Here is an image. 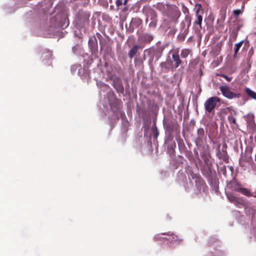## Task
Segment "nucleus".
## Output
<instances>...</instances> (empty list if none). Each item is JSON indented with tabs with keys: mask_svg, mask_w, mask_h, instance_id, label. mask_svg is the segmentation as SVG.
Masks as SVG:
<instances>
[{
	"mask_svg": "<svg viewBox=\"0 0 256 256\" xmlns=\"http://www.w3.org/2000/svg\"><path fill=\"white\" fill-rule=\"evenodd\" d=\"M219 88L222 96L228 99L238 98L240 97V94L232 92L226 84L220 86Z\"/></svg>",
	"mask_w": 256,
	"mask_h": 256,
	"instance_id": "1",
	"label": "nucleus"
},
{
	"mask_svg": "<svg viewBox=\"0 0 256 256\" xmlns=\"http://www.w3.org/2000/svg\"><path fill=\"white\" fill-rule=\"evenodd\" d=\"M227 186L232 190L238 192L244 195H249V190L242 188L241 185L236 180H233L228 184Z\"/></svg>",
	"mask_w": 256,
	"mask_h": 256,
	"instance_id": "2",
	"label": "nucleus"
},
{
	"mask_svg": "<svg viewBox=\"0 0 256 256\" xmlns=\"http://www.w3.org/2000/svg\"><path fill=\"white\" fill-rule=\"evenodd\" d=\"M220 102V98L216 96L209 98L204 102V106L206 112L208 113L212 112L216 106V104Z\"/></svg>",
	"mask_w": 256,
	"mask_h": 256,
	"instance_id": "3",
	"label": "nucleus"
},
{
	"mask_svg": "<svg viewBox=\"0 0 256 256\" xmlns=\"http://www.w3.org/2000/svg\"><path fill=\"white\" fill-rule=\"evenodd\" d=\"M226 196L228 200L236 206H244L245 204V201L242 197L236 196L231 193H226Z\"/></svg>",
	"mask_w": 256,
	"mask_h": 256,
	"instance_id": "4",
	"label": "nucleus"
},
{
	"mask_svg": "<svg viewBox=\"0 0 256 256\" xmlns=\"http://www.w3.org/2000/svg\"><path fill=\"white\" fill-rule=\"evenodd\" d=\"M202 4H196L195 5L196 20L194 22V26L198 25L200 28H202L201 25L202 20V16L200 14V10L202 11Z\"/></svg>",
	"mask_w": 256,
	"mask_h": 256,
	"instance_id": "5",
	"label": "nucleus"
},
{
	"mask_svg": "<svg viewBox=\"0 0 256 256\" xmlns=\"http://www.w3.org/2000/svg\"><path fill=\"white\" fill-rule=\"evenodd\" d=\"M113 86L116 90L117 92L123 94L124 92V86L120 78L116 77L113 80Z\"/></svg>",
	"mask_w": 256,
	"mask_h": 256,
	"instance_id": "6",
	"label": "nucleus"
},
{
	"mask_svg": "<svg viewBox=\"0 0 256 256\" xmlns=\"http://www.w3.org/2000/svg\"><path fill=\"white\" fill-rule=\"evenodd\" d=\"M171 61L175 70L178 68L182 62L178 52H174L172 54V59Z\"/></svg>",
	"mask_w": 256,
	"mask_h": 256,
	"instance_id": "7",
	"label": "nucleus"
},
{
	"mask_svg": "<svg viewBox=\"0 0 256 256\" xmlns=\"http://www.w3.org/2000/svg\"><path fill=\"white\" fill-rule=\"evenodd\" d=\"M160 68L164 70H175L171 60L167 58L165 62H162L160 64Z\"/></svg>",
	"mask_w": 256,
	"mask_h": 256,
	"instance_id": "8",
	"label": "nucleus"
},
{
	"mask_svg": "<svg viewBox=\"0 0 256 256\" xmlns=\"http://www.w3.org/2000/svg\"><path fill=\"white\" fill-rule=\"evenodd\" d=\"M146 15L147 16L146 18V22H148L149 20H157V15L156 12L151 8H148Z\"/></svg>",
	"mask_w": 256,
	"mask_h": 256,
	"instance_id": "9",
	"label": "nucleus"
},
{
	"mask_svg": "<svg viewBox=\"0 0 256 256\" xmlns=\"http://www.w3.org/2000/svg\"><path fill=\"white\" fill-rule=\"evenodd\" d=\"M154 38V36L148 34H144L141 37L142 40L145 43H150Z\"/></svg>",
	"mask_w": 256,
	"mask_h": 256,
	"instance_id": "10",
	"label": "nucleus"
},
{
	"mask_svg": "<svg viewBox=\"0 0 256 256\" xmlns=\"http://www.w3.org/2000/svg\"><path fill=\"white\" fill-rule=\"evenodd\" d=\"M245 92L246 94L251 98L256 100V92L252 90L250 88H245Z\"/></svg>",
	"mask_w": 256,
	"mask_h": 256,
	"instance_id": "11",
	"label": "nucleus"
},
{
	"mask_svg": "<svg viewBox=\"0 0 256 256\" xmlns=\"http://www.w3.org/2000/svg\"><path fill=\"white\" fill-rule=\"evenodd\" d=\"M140 46H139L138 45H134L129 51L128 55V56L130 58H132L133 56L136 54L137 52V51L140 48Z\"/></svg>",
	"mask_w": 256,
	"mask_h": 256,
	"instance_id": "12",
	"label": "nucleus"
},
{
	"mask_svg": "<svg viewBox=\"0 0 256 256\" xmlns=\"http://www.w3.org/2000/svg\"><path fill=\"white\" fill-rule=\"evenodd\" d=\"M78 69V74L80 76H82L84 73V70L80 64H74L71 67V70H74V68Z\"/></svg>",
	"mask_w": 256,
	"mask_h": 256,
	"instance_id": "13",
	"label": "nucleus"
},
{
	"mask_svg": "<svg viewBox=\"0 0 256 256\" xmlns=\"http://www.w3.org/2000/svg\"><path fill=\"white\" fill-rule=\"evenodd\" d=\"M244 117L246 118V121L248 124H254V116L252 114H248Z\"/></svg>",
	"mask_w": 256,
	"mask_h": 256,
	"instance_id": "14",
	"label": "nucleus"
},
{
	"mask_svg": "<svg viewBox=\"0 0 256 256\" xmlns=\"http://www.w3.org/2000/svg\"><path fill=\"white\" fill-rule=\"evenodd\" d=\"M152 136H153L154 138V139L157 138L159 134V132H158V130L156 128V124H154L152 126Z\"/></svg>",
	"mask_w": 256,
	"mask_h": 256,
	"instance_id": "15",
	"label": "nucleus"
},
{
	"mask_svg": "<svg viewBox=\"0 0 256 256\" xmlns=\"http://www.w3.org/2000/svg\"><path fill=\"white\" fill-rule=\"evenodd\" d=\"M96 40V42H94V44H92V42H90V41L89 42L92 54H94L97 50V48H98L97 42H96V40Z\"/></svg>",
	"mask_w": 256,
	"mask_h": 256,
	"instance_id": "16",
	"label": "nucleus"
},
{
	"mask_svg": "<svg viewBox=\"0 0 256 256\" xmlns=\"http://www.w3.org/2000/svg\"><path fill=\"white\" fill-rule=\"evenodd\" d=\"M190 54V50L188 49H182L180 52V56L182 58H186Z\"/></svg>",
	"mask_w": 256,
	"mask_h": 256,
	"instance_id": "17",
	"label": "nucleus"
},
{
	"mask_svg": "<svg viewBox=\"0 0 256 256\" xmlns=\"http://www.w3.org/2000/svg\"><path fill=\"white\" fill-rule=\"evenodd\" d=\"M244 41L242 40L241 42H239L238 43H237L235 44V48H234V54H236L238 52L240 48L241 47Z\"/></svg>",
	"mask_w": 256,
	"mask_h": 256,
	"instance_id": "18",
	"label": "nucleus"
},
{
	"mask_svg": "<svg viewBox=\"0 0 256 256\" xmlns=\"http://www.w3.org/2000/svg\"><path fill=\"white\" fill-rule=\"evenodd\" d=\"M99 84L100 85L102 88H104V90H105L108 91L110 89L108 86L104 83H100Z\"/></svg>",
	"mask_w": 256,
	"mask_h": 256,
	"instance_id": "19",
	"label": "nucleus"
},
{
	"mask_svg": "<svg viewBox=\"0 0 256 256\" xmlns=\"http://www.w3.org/2000/svg\"><path fill=\"white\" fill-rule=\"evenodd\" d=\"M157 20H150L149 26L152 28H155L156 25Z\"/></svg>",
	"mask_w": 256,
	"mask_h": 256,
	"instance_id": "20",
	"label": "nucleus"
},
{
	"mask_svg": "<svg viewBox=\"0 0 256 256\" xmlns=\"http://www.w3.org/2000/svg\"><path fill=\"white\" fill-rule=\"evenodd\" d=\"M228 120L230 123L236 124V119L232 116H228Z\"/></svg>",
	"mask_w": 256,
	"mask_h": 256,
	"instance_id": "21",
	"label": "nucleus"
},
{
	"mask_svg": "<svg viewBox=\"0 0 256 256\" xmlns=\"http://www.w3.org/2000/svg\"><path fill=\"white\" fill-rule=\"evenodd\" d=\"M181 242L180 240L178 239V237L176 236H173V240H172V244H174V242Z\"/></svg>",
	"mask_w": 256,
	"mask_h": 256,
	"instance_id": "22",
	"label": "nucleus"
},
{
	"mask_svg": "<svg viewBox=\"0 0 256 256\" xmlns=\"http://www.w3.org/2000/svg\"><path fill=\"white\" fill-rule=\"evenodd\" d=\"M116 6L118 8H119L122 5V2L121 0H116Z\"/></svg>",
	"mask_w": 256,
	"mask_h": 256,
	"instance_id": "23",
	"label": "nucleus"
},
{
	"mask_svg": "<svg viewBox=\"0 0 256 256\" xmlns=\"http://www.w3.org/2000/svg\"><path fill=\"white\" fill-rule=\"evenodd\" d=\"M198 134L203 136L204 134V129L203 128L198 129Z\"/></svg>",
	"mask_w": 256,
	"mask_h": 256,
	"instance_id": "24",
	"label": "nucleus"
},
{
	"mask_svg": "<svg viewBox=\"0 0 256 256\" xmlns=\"http://www.w3.org/2000/svg\"><path fill=\"white\" fill-rule=\"evenodd\" d=\"M222 76L224 78L227 80V81H228V82H230L231 80H232V78H229V77H228V76H226V75H224V74L222 75Z\"/></svg>",
	"mask_w": 256,
	"mask_h": 256,
	"instance_id": "25",
	"label": "nucleus"
},
{
	"mask_svg": "<svg viewBox=\"0 0 256 256\" xmlns=\"http://www.w3.org/2000/svg\"><path fill=\"white\" fill-rule=\"evenodd\" d=\"M240 13V11L238 10H236L234 11V14L235 16H238Z\"/></svg>",
	"mask_w": 256,
	"mask_h": 256,
	"instance_id": "26",
	"label": "nucleus"
},
{
	"mask_svg": "<svg viewBox=\"0 0 256 256\" xmlns=\"http://www.w3.org/2000/svg\"><path fill=\"white\" fill-rule=\"evenodd\" d=\"M225 19V14H223L222 16L220 18L219 20L221 21H224Z\"/></svg>",
	"mask_w": 256,
	"mask_h": 256,
	"instance_id": "27",
	"label": "nucleus"
},
{
	"mask_svg": "<svg viewBox=\"0 0 256 256\" xmlns=\"http://www.w3.org/2000/svg\"><path fill=\"white\" fill-rule=\"evenodd\" d=\"M127 2H128V0H124V2H122V4H124V5H126V4H127Z\"/></svg>",
	"mask_w": 256,
	"mask_h": 256,
	"instance_id": "28",
	"label": "nucleus"
},
{
	"mask_svg": "<svg viewBox=\"0 0 256 256\" xmlns=\"http://www.w3.org/2000/svg\"><path fill=\"white\" fill-rule=\"evenodd\" d=\"M76 70H78V69H76V68H74V70H71L72 72H74L75 71H76Z\"/></svg>",
	"mask_w": 256,
	"mask_h": 256,
	"instance_id": "29",
	"label": "nucleus"
},
{
	"mask_svg": "<svg viewBox=\"0 0 256 256\" xmlns=\"http://www.w3.org/2000/svg\"><path fill=\"white\" fill-rule=\"evenodd\" d=\"M162 6V4H160V6H158V7H160V6Z\"/></svg>",
	"mask_w": 256,
	"mask_h": 256,
	"instance_id": "30",
	"label": "nucleus"
}]
</instances>
